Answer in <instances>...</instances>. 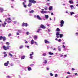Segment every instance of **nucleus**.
Returning <instances> with one entry per match:
<instances>
[{"mask_svg": "<svg viewBox=\"0 0 78 78\" xmlns=\"http://www.w3.org/2000/svg\"><path fill=\"white\" fill-rule=\"evenodd\" d=\"M2 39H3V41L4 42V41H6V38L5 37H3L2 36H0V40H2Z\"/></svg>", "mask_w": 78, "mask_h": 78, "instance_id": "nucleus-2", "label": "nucleus"}, {"mask_svg": "<svg viewBox=\"0 0 78 78\" xmlns=\"http://www.w3.org/2000/svg\"><path fill=\"white\" fill-rule=\"evenodd\" d=\"M34 40H36L37 39V37L36 35H35L34 36Z\"/></svg>", "mask_w": 78, "mask_h": 78, "instance_id": "nucleus-12", "label": "nucleus"}, {"mask_svg": "<svg viewBox=\"0 0 78 78\" xmlns=\"http://www.w3.org/2000/svg\"><path fill=\"white\" fill-rule=\"evenodd\" d=\"M76 35H77V36H78V33H76Z\"/></svg>", "mask_w": 78, "mask_h": 78, "instance_id": "nucleus-56", "label": "nucleus"}, {"mask_svg": "<svg viewBox=\"0 0 78 78\" xmlns=\"http://www.w3.org/2000/svg\"><path fill=\"white\" fill-rule=\"evenodd\" d=\"M62 47H63V48H66V46H64V45H63Z\"/></svg>", "mask_w": 78, "mask_h": 78, "instance_id": "nucleus-44", "label": "nucleus"}, {"mask_svg": "<svg viewBox=\"0 0 78 78\" xmlns=\"http://www.w3.org/2000/svg\"><path fill=\"white\" fill-rule=\"evenodd\" d=\"M55 77H58V74H55Z\"/></svg>", "mask_w": 78, "mask_h": 78, "instance_id": "nucleus-35", "label": "nucleus"}, {"mask_svg": "<svg viewBox=\"0 0 78 78\" xmlns=\"http://www.w3.org/2000/svg\"><path fill=\"white\" fill-rule=\"evenodd\" d=\"M42 55H43V56H46V53H44Z\"/></svg>", "mask_w": 78, "mask_h": 78, "instance_id": "nucleus-32", "label": "nucleus"}, {"mask_svg": "<svg viewBox=\"0 0 78 78\" xmlns=\"http://www.w3.org/2000/svg\"><path fill=\"white\" fill-rule=\"evenodd\" d=\"M47 61L46 60H44V62H43L44 64H47Z\"/></svg>", "mask_w": 78, "mask_h": 78, "instance_id": "nucleus-31", "label": "nucleus"}, {"mask_svg": "<svg viewBox=\"0 0 78 78\" xmlns=\"http://www.w3.org/2000/svg\"><path fill=\"white\" fill-rule=\"evenodd\" d=\"M17 35H19V32H17L16 33Z\"/></svg>", "mask_w": 78, "mask_h": 78, "instance_id": "nucleus-51", "label": "nucleus"}, {"mask_svg": "<svg viewBox=\"0 0 78 78\" xmlns=\"http://www.w3.org/2000/svg\"><path fill=\"white\" fill-rule=\"evenodd\" d=\"M56 31H60V29L59 28H57L56 29Z\"/></svg>", "mask_w": 78, "mask_h": 78, "instance_id": "nucleus-30", "label": "nucleus"}, {"mask_svg": "<svg viewBox=\"0 0 78 78\" xmlns=\"http://www.w3.org/2000/svg\"><path fill=\"white\" fill-rule=\"evenodd\" d=\"M25 44H28V41H26L25 42Z\"/></svg>", "mask_w": 78, "mask_h": 78, "instance_id": "nucleus-54", "label": "nucleus"}, {"mask_svg": "<svg viewBox=\"0 0 78 78\" xmlns=\"http://www.w3.org/2000/svg\"><path fill=\"white\" fill-rule=\"evenodd\" d=\"M60 26L61 27H62L63 26H64V22L63 20H62L60 22Z\"/></svg>", "mask_w": 78, "mask_h": 78, "instance_id": "nucleus-4", "label": "nucleus"}, {"mask_svg": "<svg viewBox=\"0 0 78 78\" xmlns=\"http://www.w3.org/2000/svg\"><path fill=\"white\" fill-rule=\"evenodd\" d=\"M51 16H53V12H51Z\"/></svg>", "mask_w": 78, "mask_h": 78, "instance_id": "nucleus-55", "label": "nucleus"}, {"mask_svg": "<svg viewBox=\"0 0 78 78\" xmlns=\"http://www.w3.org/2000/svg\"><path fill=\"white\" fill-rule=\"evenodd\" d=\"M69 3H70V4H73V2L72 0L69 1Z\"/></svg>", "mask_w": 78, "mask_h": 78, "instance_id": "nucleus-14", "label": "nucleus"}, {"mask_svg": "<svg viewBox=\"0 0 78 78\" xmlns=\"http://www.w3.org/2000/svg\"><path fill=\"white\" fill-rule=\"evenodd\" d=\"M11 20H8V23H10V22H11Z\"/></svg>", "mask_w": 78, "mask_h": 78, "instance_id": "nucleus-41", "label": "nucleus"}, {"mask_svg": "<svg viewBox=\"0 0 78 78\" xmlns=\"http://www.w3.org/2000/svg\"><path fill=\"white\" fill-rule=\"evenodd\" d=\"M26 34H27V35H28V34H29V32H26Z\"/></svg>", "mask_w": 78, "mask_h": 78, "instance_id": "nucleus-48", "label": "nucleus"}, {"mask_svg": "<svg viewBox=\"0 0 78 78\" xmlns=\"http://www.w3.org/2000/svg\"><path fill=\"white\" fill-rule=\"evenodd\" d=\"M78 16V15H75V17H77V16Z\"/></svg>", "mask_w": 78, "mask_h": 78, "instance_id": "nucleus-59", "label": "nucleus"}, {"mask_svg": "<svg viewBox=\"0 0 78 78\" xmlns=\"http://www.w3.org/2000/svg\"><path fill=\"white\" fill-rule=\"evenodd\" d=\"M10 47L9 45H7L6 47L5 46H3V49L5 50H9V47Z\"/></svg>", "mask_w": 78, "mask_h": 78, "instance_id": "nucleus-1", "label": "nucleus"}, {"mask_svg": "<svg viewBox=\"0 0 78 78\" xmlns=\"http://www.w3.org/2000/svg\"><path fill=\"white\" fill-rule=\"evenodd\" d=\"M6 45H9V43L8 42H7L5 43Z\"/></svg>", "mask_w": 78, "mask_h": 78, "instance_id": "nucleus-36", "label": "nucleus"}, {"mask_svg": "<svg viewBox=\"0 0 78 78\" xmlns=\"http://www.w3.org/2000/svg\"><path fill=\"white\" fill-rule=\"evenodd\" d=\"M75 75H76V76H77V75H78V74H77V73H75Z\"/></svg>", "mask_w": 78, "mask_h": 78, "instance_id": "nucleus-53", "label": "nucleus"}, {"mask_svg": "<svg viewBox=\"0 0 78 78\" xmlns=\"http://www.w3.org/2000/svg\"><path fill=\"white\" fill-rule=\"evenodd\" d=\"M7 19L8 20H11V19L9 18H7Z\"/></svg>", "mask_w": 78, "mask_h": 78, "instance_id": "nucleus-38", "label": "nucleus"}, {"mask_svg": "<svg viewBox=\"0 0 78 78\" xmlns=\"http://www.w3.org/2000/svg\"><path fill=\"white\" fill-rule=\"evenodd\" d=\"M34 55V53L33 52H32V54H30V59H33V57L32 56H32V55Z\"/></svg>", "mask_w": 78, "mask_h": 78, "instance_id": "nucleus-7", "label": "nucleus"}, {"mask_svg": "<svg viewBox=\"0 0 78 78\" xmlns=\"http://www.w3.org/2000/svg\"><path fill=\"white\" fill-rule=\"evenodd\" d=\"M47 70H49V68H47Z\"/></svg>", "mask_w": 78, "mask_h": 78, "instance_id": "nucleus-60", "label": "nucleus"}, {"mask_svg": "<svg viewBox=\"0 0 78 78\" xmlns=\"http://www.w3.org/2000/svg\"><path fill=\"white\" fill-rule=\"evenodd\" d=\"M72 70L73 71L74 70H75V69L73 68L72 69Z\"/></svg>", "mask_w": 78, "mask_h": 78, "instance_id": "nucleus-47", "label": "nucleus"}, {"mask_svg": "<svg viewBox=\"0 0 78 78\" xmlns=\"http://www.w3.org/2000/svg\"><path fill=\"white\" fill-rule=\"evenodd\" d=\"M6 53L5 52H4L3 53V54H5H5H6Z\"/></svg>", "mask_w": 78, "mask_h": 78, "instance_id": "nucleus-57", "label": "nucleus"}, {"mask_svg": "<svg viewBox=\"0 0 78 78\" xmlns=\"http://www.w3.org/2000/svg\"><path fill=\"white\" fill-rule=\"evenodd\" d=\"M11 8H14V6H11Z\"/></svg>", "mask_w": 78, "mask_h": 78, "instance_id": "nucleus-58", "label": "nucleus"}, {"mask_svg": "<svg viewBox=\"0 0 78 78\" xmlns=\"http://www.w3.org/2000/svg\"><path fill=\"white\" fill-rule=\"evenodd\" d=\"M41 12L42 14H46V13H47V12L45 11H41Z\"/></svg>", "mask_w": 78, "mask_h": 78, "instance_id": "nucleus-11", "label": "nucleus"}, {"mask_svg": "<svg viewBox=\"0 0 78 78\" xmlns=\"http://www.w3.org/2000/svg\"><path fill=\"white\" fill-rule=\"evenodd\" d=\"M34 44V40H31V44L32 45H33Z\"/></svg>", "mask_w": 78, "mask_h": 78, "instance_id": "nucleus-22", "label": "nucleus"}, {"mask_svg": "<svg viewBox=\"0 0 78 78\" xmlns=\"http://www.w3.org/2000/svg\"><path fill=\"white\" fill-rule=\"evenodd\" d=\"M9 56H10L11 57H12V54H11V53H9Z\"/></svg>", "mask_w": 78, "mask_h": 78, "instance_id": "nucleus-34", "label": "nucleus"}, {"mask_svg": "<svg viewBox=\"0 0 78 78\" xmlns=\"http://www.w3.org/2000/svg\"><path fill=\"white\" fill-rule=\"evenodd\" d=\"M34 10H32L31 11H30L29 12L30 14H31V13H33V12H34Z\"/></svg>", "mask_w": 78, "mask_h": 78, "instance_id": "nucleus-23", "label": "nucleus"}, {"mask_svg": "<svg viewBox=\"0 0 78 78\" xmlns=\"http://www.w3.org/2000/svg\"><path fill=\"white\" fill-rule=\"evenodd\" d=\"M40 30H42V29H38L37 30V33H39V31H40Z\"/></svg>", "mask_w": 78, "mask_h": 78, "instance_id": "nucleus-28", "label": "nucleus"}, {"mask_svg": "<svg viewBox=\"0 0 78 78\" xmlns=\"http://www.w3.org/2000/svg\"><path fill=\"white\" fill-rule=\"evenodd\" d=\"M60 32H57L56 34V35H60Z\"/></svg>", "mask_w": 78, "mask_h": 78, "instance_id": "nucleus-29", "label": "nucleus"}, {"mask_svg": "<svg viewBox=\"0 0 78 78\" xmlns=\"http://www.w3.org/2000/svg\"><path fill=\"white\" fill-rule=\"evenodd\" d=\"M75 13L73 12H72L70 13V15H72V14H74Z\"/></svg>", "mask_w": 78, "mask_h": 78, "instance_id": "nucleus-33", "label": "nucleus"}, {"mask_svg": "<svg viewBox=\"0 0 78 78\" xmlns=\"http://www.w3.org/2000/svg\"><path fill=\"white\" fill-rule=\"evenodd\" d=\"M62 56H63V55H60V57H62Z\"/></svg>", "mask_w": 78, "mask_h": 78, "instance_id": "nucleus-61", "label": "nucleus"}, {"mask_svg": "<svg viewBox=\"0 0 78 78\" xmlns=\"http://www.w3.org/2000/svg\"><path fill=\"white\" fill-rule=\"evenodd\" d=\"M25 55H23L21 57V59H25Z\"/></svg>", "mask_w": 78, "mask_h": 78, "instance_id": "nucleus-15", "label": "nucleus"}, {"mask_svg": "<svg viewBox=\"0 0 78 78\" xmlns=\"http://www.w3.org/2000/svg\"><path fill=\"white\" fill-rule=\"evenodd\" d=\"M29 2L32 3H36V1L34 0H29Z\"/></svg>", "mask_w": 78, "mask_h": 78, "instance_id": "nucleus-3", "label": "nucleus"}, {"mask_svg": "<svg viewBox=\"0 0 78 78\" xmlns=\"http://www.w3.org/2000/svg\"><path fill=\"white\" fill-rule=\"evenodd\" d=\"M7 56V54H5L4 55V58H6V57Z\"/></svg>", "mask_w": 78, "mask_h": 78, "instance_id": "nucleus-37", "label": "nucleus"}, {"mask_svg": "<svg viewBox=\"0 0 78 78\" xmlns=\"http://www.w3.org/2000/svg\"><path fill=\"white\" fill-rule=\"evenodd\" d=\"M37 19H38V20H41V18L40 17L39 15H37Z\"/></svg>", "mask_w": 78, "mask_h": 78, "instance_id": "nucleus-9", "label": "nucleus"}, {"mask_svg": "<svg viewBox=\"0 0 78 78\" xmlns=\"http://www.w3.org/2000/svg\"><path fill=\"white\" fill-rule=\"evenodd\" d=\"M11 36V34H9L8 35L9 37Z\"/></svg>", "mask_w": 78, "mask_h": 78, "instance_id": "nucleus-42", "label": "nucleus"}, {"mask_svg": "<svg viewBox=\"0 0 78 78\" xmlns=\"http://www.w3.org/2000/svg\"><path fill=\"white\" fill-rule=\"evenodd\" d=\"M40 28H43V29H45V27L44 26V25L41 24L40 27Z\"/></svg>", "mask_w": 78, "mask_h": 78, "instance_id": "nucleus-8", "label": "nucleus"}, {"mask_svg": "<svg viewBox=\"0 0 78 78\" xmlns=\"http://www.w3.org/2000/svg\"><path fill=\"white\" fill-rule=\"evenodd\" d=\"M61 41H62L60 39H59L58 40V42H61Z\"/></svg>", "mask_w": 78, "mask_h": 78, "instance_id": "nucleus-39", "label": "nucleus"}, {"mask_svg": "<svg viewBox=\"0 0 78 78\" xmlns=\"http://www.w3.org/2000/svg\"><path fill=\"white\" fill-rule=\"evenodd\" d=\"M23 46L21 45L20 47V49H22V48H23Z\"/></svg>", "mask_w": 78, "mask_h": 78, "instance_id": "nucleus-27", "label": "nucleus"}, {"mask_svg": "<svg viewBox=\"0 0 78 78\" xmlns=\"http://www.w3.org/2000/svg\"><path fill=\"white\" fill-rule=\"evenodd\" d=\"M22 27H27V26H28V24L27 23H23L22 24Z\"/></svg>", "mask_w": 78, "mask_h": 78, "instance_id": "nucleus-5", "label": "nucleus"}, {"mask_svg": "<svg viewBox=\"0 0 78 78\" xmlns=\"http://www.w3.org/2000/svg\"><path fill=\"white\" fill-rule=\"evenodd\" d=\"M0 10H1V12H3V11H4V10H3V8H1Z\"/></svg>", "mask_w": 78, "mask_h": 78, "instance_id": "nucleus-18", "label": "nucleus"}, {"mask_svg": "<svg viewBox=\"0 0 78 78\" xmlns=\"http://www.w3.org/2000/svg\"><path fill=\"white\" fill-rule=\"evenodd\" d=\"M9 62L7 61V62L5 63L4 64L5 66H8V63H9Z\"/></svg>", "mask_w": 78, "mask_h": 78, "instance_id": "nucleus-6", "label": "nucleus"}, {"mask_svg": "<svg viewBox=\"0 0 78 78\" xmlns=\"http://www.w3.org/2000/svg\"><path fill=\"white\" fill-rule=\"evenodd\" d=\"M5 25H6V23L5 22H4V24H2V25L3 27H5Z\"/></svg>", "mask_w": 78, "mask_h": 78, "instance_id": "nucleus-20", "label": "nucleus"}, {"mask_svg": "<svg viewBox=\"0 0 78 78\" xmlns=\"http://www.w3.org/2000/svg\"><path fill=\"white\" fill-rule=\"evenodd\" d=\"M61 48H60V46L58 47V50L59 51H61Z\"/></svg>", "mask_w": 78, "mask_h": 78, "instance_id": "nucleus-19", "label": "nucleus"}, {"mask_svg": "<svg viewBox=\"0 0 78 78\" xmlns=\"http://www.w3.org/2000/svg\"><path fill=\"white\" fill-rule=\"evenodd\" d=\"M67 73V74H68L69 75H70V72H68Z\"/></svg>", "mask_w": 78, "mask_h": 78, "instance_id": "nucleus-40", "label": "nucleus"}, {"mask_svg": "<svg viewBox=\"0 0 78 78\" xmlns=\"http://www.w3.org/2000/svg\"><path fill=\"white\" fill-rule=\"evenodd\" d=\"M45 17L47 19L48 18V17H49V16L48 15H45Z\"/></svg>", "mask_w": 78, "mask_h": 78, "instance_id": "nucleus-21", "label": "nucleus"}, {"mask_svg": "<svg viewBox=\"0 0 78 78\" xmlns=\"http://www.w3.org/2000/svg\"><path fill=\"white\" fill-rule=\"evenodd\" d=\"M6 77H7V78H10V76H7Z\"/></svg>", "mask_w": 78, "mask_h": 78, "instance_id": "nucleus-45", "label": "nucleus"}, {"mask_svg": "<svg viewBox=\"0 0 78 78\" xmlns=\"http://www.w3.org/2000/svg\"><path fill=\"white\" fill-rule=\"evenodd\" d=\"M65 42H63L62 43V44H65Z\"/></svg>", "mask_w": 78, "mask_h": 78, "instance_id": "nucleus-64", "label": "nucleus"}, {"mask_svg": "<svg viewBox=\"0 0 78 78\" xmlns=\"http://www.w3.org/2000/svg\"><path fill=\"white\" fill-rule=\"evenodd\" d=\"M44 42L45 43H48V44L50 43V42L46 40H44Z\"/></svg>", "mask_w": 78, "mask_h": 78, "instance_id": "nucleus-16", "label": "nucleus"}, {"mask_svg": "<svg viewBox=\"0 0 78 78\" xmlns=\"http://www.w3.org/2000/svg\"><path fill=\"white\" fill-rule=\"evenodd\" d=\"M28 70H29V71H30V70H31V68L30 67V66H28L27 68Z\"/></svg>", "mask_w": 78, "mask_h": 78, "instance_id": "nucleus-17", "label": "nucleus"}, {"mask_svg": "<svg viewBox=\"0 0 78 78\" xmlns=\"http://www.w3.org/2000/svg\"><path fill=\"white\" fill-rule=\"evenodd\" d=\"M25 2H23V7H24V8H27V5H25Z\"/></svg>", "mask_w": 78, "mask_h": 78, "instance_id": "nucleus-13", "label": "nucleus"}, {"mask_svg": "<svg viewBox=\"0 0 78 78\" xmlns=\"http://www.w3.org/2000/svg\"><path fill=\"white\" fill-rule=\"evenodd\" d=\"M31 5H32V4L31 3V2H30L29 3L27 6H29V7H30V6H31Z\"/></svg>", "mask_w": 78, "mask_h": 78, "instance_id": "nucleus-10", "label": "nucleus"}, {"mask_svg": "<svg viewBox=\"0 0 78 78\" xmlns=\"http://www.w3.org/2000/svg\"><path fill=\"white\" fill-rule=\"evenodd\" d=\"M52 9V6H50L49 8V10L50 11H51V10Z\"/></svg>", "mask_w": 78, "mask_h": 78, "instance_id": "nucleus-26", "label": "nucleus"}, {"mask_svg": "<svg viewBox=\"0 0 78 78\" xmlns=\"http://www.w3.org/2000/svg\"><path fill=\"white\" fill-rule=\"evenodd\" d=\"M50 75L51 76H53V74L52 73H50Z\"/></svg>", "mask_w": 78, "mask_h": 78, "instance_id": "nucleus-43", "label": "nucleus"}, {"mask_svg": "<svg viewBox=\"0 0 78 78\" xmlns=\"http://www.w3.org/2000/svg\"><path fill=\"white\" fill-rule=\"evenodd\" d=\"M49 55H53V53L49 52Z\"/></svg>", "mask_w": 78, "mask_h": 78, "instance_id": "nucleus-24", "label": "nucleus"}, {"mask_svg": "<svg viewBox=\"0 0 78 78\" xmlns=\"http://www.w3.org/2000/svg\"><path fill=\"white\" fill-rule=\"evenodd\" d=\"M13 22L15 24H16V23H17L16 21H14Z\"/></svg>", "mask_w": 78, "mask_h": 78, "instance_id": "nucleus-49", "label": "nucleus"}, {"mask_svg": "<svg viewBox=\"0 0 78 78\" xmlns=\"http://www.w3.org/2000/svg\"><path fill=\"white\" fill-rule=\"evenodd\" d=\"M56 35V37H57V38H59V35Z\"/></svg>", "mask_w": 78, "mask_h": 78, "instance_id": "nucleus-52", "label": "nucleus"}, {"mask_svg": "<svg viewBox=\"0 0 78 78\" xmlns=\"http://www.w3.org/2000/svg\"><path fill=\"white\" fill-rule=\"evenodd\" d=\"M65 57H67V55H64Z\"/></svg>", "mask_w": 78, "mask_h": 78, "instance_id": "nucleus-62", "label": "nucleus"}, {"mask_svg": "<svg viewBox=\"0 0 78 78\" xmlns=\"http://www.w3.org/2000/svg\"><path fill=\"white\" fill-rule=\"evenodd\" d=\"M27 48H29V46H27Z\"/></svg>", "mask_w": 78, "mask_h": 78, "instance_id": "nucleus-63", "label": "nucleus"}, {"mask_svg": "<svg viewBox=\"0 0 78 78\" xmlns=\"http://www.w3.org/2000/svg\"><path fill=\"white\" fill-rule=\"evenodd\" d=\"M44 9L45 10H47V9H48V8L47 7L46 8H44Z\"/></svg>", "mask_w": 78, "mask_h": 78, "instance_id": "nucleus-46", "label": "nucleus"}, {"mask_svg": "<svg viewBox=\"0 0 78 78\" xmlns=\"http://www.w3.org/2000/svg\"><path fill=\"white\" fill-rule=\"evenodd\" d=\"M59 36H60V38H61L63 36V34H60Z\"/></svg>", "mask_w": 78, "mask_h": 78, "instance_id": "nucleus-25", "label": "nucleus"}, {"mask_svg": "<svg viewBox=\"0 0 78 78\" xmlns=\"http://www.w3.org/2000/svg\"><path fill=\"white\" fill-rule=\"evenodd\" d=\"M70 7L71 8H73V5H71Z\"/></svg>", "mask_w": 78, "mask_h": 78, "instance_id": "nucleus-50", "label": "nucleus"}]
</instances>
